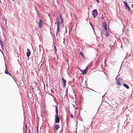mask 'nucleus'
Returning a JSON list of instances; mask_svg holds the SVG:
<instances>
[{
    "label": "nucleus",
    "mask_w": 133,
    "mask_h": 133,
    "mask_svg": "<svg viewBox=\"0 0 133 133\" xmlns=\"http://www.w3.org/2000/svg\"><path fill=\"white\" fill-rule=\"evenodd\" d=\"M57 25L61 26V27H63V25L61 14L59 15V16L57 17Z\"/></svg>",
    "instance_id": "obj_1"
},
{
    "label": "nucleus",
    "mask_w": 133,
    "mask_h": 133,
    "mask_svg": "<svg viewBox=\"0 0 133 133\" xmlns=\"http://www.w3.org/2000/svg\"><path fill=\"white\" fill-rule=\"evenodd\" d=\"M116 83H117V85L118 86H120L122 85L123 83V79L121 78H119L118 79L116 82Z\"/></svg>",
    "instance_id": "obj_2"
},
{
    "label": "nucleus",
    "mask_w": 133,
    "mask_h": 133,
    "mask_svg": "<svg viewBox=\"0 0 133 133\" xmlns=\"http://www.w3.org/2000/svg\"><path fill=\"white\" fill-rule=\"evenodd\" d=\"M124 6L126 7V9H128V10L130 12H131V10L130 8L129 7L128 5V4L127 3V2L125 1H123V2Z\"/></svg>",
    "instance_id": "obj_3"
},
{
    "label": "nucleus",
    "mask_w": 133,
    "mask_h": 133,
    "mask_svg": "<svg viewBox=\"0 0 133 133\" xmlns=\"http://www.w3.org/2000/svg\"><path fill=\"white\" fill-rule=\"evenodd\" d=\"M92 15L93 17L95 18L97 15V12L96 9H95L92 11Z\"/></svg>",
    "instance_id": "obj_4"
},
{
    "label": "nucleus",
    "mask_w": 133,
    "mask_h": 133,
    "mask_svg": "<svg viewBox=\"0 0 133 133\" xmlns=\"http://www.w3.org/2000/svg\"><path fill=\"white\" fill-rule=\"evenodd\" d=\"M61 26H61L57 25V30L56 36L58 37H59L60 36L59 32L60 31L59 28Z\"/></svg>",
    "instance_id": "obj_5"
},
{
    "label": "nucleus",
    "mask_w": 133,
    "mask_h": 133,
    "mask_svg": "<svg viewBox=\"0 0 133 133\" xmlns=\"http://www.w3.org/2000/svg\"><path fill=\"white\" fill-rule=\"evenodd\" d=\"M55 122L56 123H59L60 122V118L58 116H55Z\"/></svg>",
    "instance_id": "obj_6"
},
{
    "label": "nucleus",
    "mask_w": 133,
    "mask_h": 133,
    "mask_svg": "<svg viewBox=\"0 0 133 133\" xmlns=\"http://www.w3.org/2000/svg\"><path fill=\"white\" fill-rule=\"evenodd\" d=\"M62 79L63 81L62 83L63 87L64 88H65L66 87V81L63 77H62Z\"/></svg>",
    "instance_id": "obj_7"
},
{
    "label": "nucleus",
    "mask_w": 133,
    "mask_h": 133,
    "mask_svg": "<svg viewBox=\"0 0 133 133\" xmlns=\"http://www.w3.org/2000/svg\"><path fill=\"white\" fill-rule=\"evenodd\" d=\"M43 25V22L42 19H40L38 24V26L39 28H41Z\"/></svg>",
    "instance_id": "obj_8"
},
{
    "label": "nucleus",
    "mask_w": 133,
    "mask_h": 133,
    "mask_svg": "<svg viewBox=\"0 0 133 133\" xmlns=\"http://www.w3.org/2000/svg\"><path fill=\"white\" fill-rule=\"evenodd\" d=\"M28 51L26 53L27 54V56L28 57H29L30 54H31V51L29 50V49H27Z\"/></svg>",
    "instance_id": "obj_9"
},
{
    "label": "nucleus",
    "mask_w": 133,
    "mask_h": 133,
    "mask_svg": "<svg viewBox=\"0 0 133 133\" xmlns=\"http://www.w3.org/2000/svg\"><path fill=\"white\" fill-rule=\"evenodd\" d=\"M59 128V126L58 124L55 125L54 127L55 129L56 130H57Z\"/></svg>",
    "instance_id": "obj_10"
},
{
    "label": "nucleus",
    "mask_w": 133,
    "mask_h": 133,
    "mask_svg": "<svg viewBox=\"0 0 133 133\" xmlns=\"http://www.w3.org/2000/svg\"><path fill=\"white\" fill-rule=\"evenodd\" d=\"M87 68V67L84 70H82V74L83 75H84V74H86L87 72H86V70Z\"/></svg>",
    "instance_id": "obj_11"
},
{
    "label": "nucleus",
    "mask_w": 133,
    "mask_h": 133,
    "mask_svg": "<svg viewBox=\"0 0 133 133\" xmlns=\"http://www.w3.org/2000/svg\"><path fill=\"white\" fill-rule=\"evenodd\" d=\"M58 109L57 108V107L56 106L55 108V112H56V114L55 116H58Z\"/></svg>",
    "instance_id": "obj_12"
},
{
    "label": "nucleus",
    "mask_w": 133,
    "mask_h": 133,
    "mask_svg": "<svg viewBox=\"0 0 133 133\" xmlns=\"http://www.w3.org/2000/svg\"><path fill=\"white\" fill-rule=\"evenodd\" d=\"M123 84L124 87L126 88L127 89H129V87L128 85L124 83H123Z\"/></svg>",
    "instance_id": "obj_13"
},
{
    "label": "nucleus",
    "mask_w": 133,
    "mask_h": 133,
    "mask_svg": "<svg viewBox=\"0 0 133 133\" xmlns=\"http://www.w3.org/2000/svg\"><path fill=\"white\" fill-rule=\"evenodd\" d=\"M103 26L104 28L105 27H107V23L106 22H104L103 23Z\"/></svg>",
    "instance_id": "obj_14"
},
{
    "label": "nucleus",
    "mask_w": 133,
    "mask_h": 133,
    "mask_svg": "<svg viewBox=\"0 0 133 133\" xmlns=\"http://www.w3.org/2000/svg\"><path fill=\"white\" fill-rule=\"evenodd\" d=\"M0 44L2 46H3V45H4V44L2 41H1V40L0 39Z\"/></svg>",
    "instance_id": "obj_15"
},
{
    "label": "nucleus",
    "mask_w": 133,
    "mask_h": 133,
    "mask_svg": "<svg viewBox=\"0 0 133 133\" xmlns=\"http://www.w3.org/2000/svg\"><path fill=\"white\" fill-rule=\"evenodd\" d=\"M105 35L107 37L109 35V34L107 31L106 32L105 34Z\"/></svg>",
    "instance_id": "obj_16"
},
{
    "label": "nucleus",
    "mask_w": 133,
    "mask_h": 133,
    "mask_svg": "<svg viewBox=\"0 0 133 133\" xmlns=\"http://www.w3.org/2000/svg\"><path fill=\"white\" fill-rule=\"evenodd\" d=\"M54 50H55V51L56 52L57 51V50L56 49V47L55 45H54Z\"/></svg>",
    "instance_id": "obj_17"
},
{
    "label": "nucleus",
    "mask_w": 133,
    "mask_h": 133,
    "mask_svg": "<svg viewBox=\"0 0 133 133\" xmlns=\"http://www.w3.org/2000/svg\"><path fill=\"white\" fill-rule=\"evenodd\" d=\"M80 54L81 55L82 57H84V55L82 52H80Z\"/></svg>",
    "instance_id": "obj_18"
},
{
    "label": "nucleus",
    "mask_w": 133,
    "mask_h": 133,
    "mask_svg": "<svg viewBox=\"0 0 133 133\" xmlns=\"http://www.w3.org/2000/svg\"><path fill=\"white\" fill-rule=\"evenodd\" d=\"M5 72L6 74H8V71L7 70H5Z\"/></svg>",
    "instance_id": "obj_19"
},
{
    "label": "nucleus",
    "mask_w": 133,
    "mask_h": 133,
    "mask_svg": "<svg viewBox=\"0 0 133 133\" xmlns=\"http://www.w3.org/2000/svg\"><path fill=\"white\" fill-rule=\"evenodd\" d=\"M104 29L105 31H107V27H105L104 28Z\"/></svg>",
    "instance_id": "obj_20"
},
{
    "label": "nucleus",
    "mask_w": 133,
    "mask_h": 133,
    "mask_svg": "<svg viewBox=\"0 0 133 133\" xmlns=\"http://www.w3.org/2000/svg\"><path fill=\"white\" fill-rule=\"evenodd\" d=\"M71 118H73V115L72 114H71Z\"/></svg>",
    "instance_id": "obj_21"
},
{
    "label": "nucleus",
    "mask_w": 133,
    "mask_h": 133,
    "mask_svg": "<svg viewBox=\"0 0 133 133\" xmlns=\"http://www.w3.org/2000/svg\"><path fill=\"white\" fill-rule=\"evenodd\" d=\"M96 1L98 3H99V0H96Z\"/></svg>",
    "instance_id": "obj_22"
},
{
    "label": "nucleus",
    "mask_w": 133,
    "mask_h": 133,
    "mask_svg": "<svg viewBox=\"0 0 133 133\" xmlns=\"http://www.w3.org/2000/svg\"><path fill=\"white\" fill-rule=\"evenodd\" d=\"M106 93L105 94H104V95L103 96H102V98H103L104 97V96H105V95H106Z\"/></svg>",
    "instance_id": "obj_23"
},
{
    "label": "nucleus",
    "mask_w": 133,
    "mask_h": 133,
    "mask_svg": "<svg viewBox=\"0 0 133 133\" xmlns=\"http://www.w3.org/2000/svg\"><path fill=\"white\" fill-rule=\"evenodd\" d=\"M29 133H30V130L29 131Z\"/></svg>",
    "instance_id": "obj_24"
},
{
    "label": "nucleus",
    "mask_w": 133,
    "mask_h": 133,
    "mask_svg": "<svg viewBox=\"0 0 133 133\" xmlns=\"http://www.w3.org/2000/svg\"><path fill=\"white\" fill-rule=\"evenodd\" d=\"M65 40H63V43H64V44H65V43H64V42H65Z\"/></svg>",
    "instance_id": "obj_25"
},
{
    "label": "nucleus",
    "mask_w": 133,
    "mask_h": 133,
    "mask_svg": "<svg viewBox=\"0 0 133 133\" xmlns=\"http://www.w3.org/2000/svg\"><path fill=\"white\" fill-rule=\"evenodd\" d=\"M91 24V26H92V28L93 29H94L93 28V26H92V24L91 23V24Z\"/></svg>",
    "instance_id": "obj_26"
},
{
    "label": "nucleus",
    "mask_w": 133,
    "mask_h": 133,
    "mask_svg": "<svg viewBox=\"0 0 133 133\" xmlns=\"http://www.w3.org/2000/svg\"><path fill=\"white\" fill-rule=\"evenodd\" d=\"M63 40H65V39L64 38H63Z\"/></svg>",
    "instance_id": "obj_27"
},
{
    "label": "nucleus",
    "mask_w": 133,
    "mask_h": 133,
    "mask_svg": "<svg viewBox=\"0 0 133 133\" xmlns=\"http://www.w3.org/2000/svg\"><path fill=\"white\" fill-rule=\"evenodd\" d=\"M4 20H5V22H6V21L5 18Z\"/></svg>",
    "instance_id": "obj_28"
},
{
    "label": "nucleus",
    "mask_w": 133,
    "mask_h": 133,
    "mask_svg": "<svg viewBox=\"0 0 133 133\" xmlns=\"http://www.w3.org/2000/svg\"><path fill=\"white\" fill-rule=\"evenodd\" d=\"M9 75H11V74H10V73H9Z\"/></svg>",
    "instance_id": "obj_29"
},
{
    "label": "nucleus",
    "mask_w": 133,
    "mask_h": 133,
    "mask_svg": "<svg viewBox=\"0 0 133 133\" xmlns=\"http://www.w3.org/2000/svg\"><path fill=\"white\" fill-rule=\"evenodd\" d=\"M1 3V0H0V3Z\"/></svg>",
    "instance_id": "obj_30"
},
{
    "label": "nucleus",
    "mask_w": 133,
    "mask_h": 133,
    "mask_svg": "<svg viewBox=\"0 0 133 133\" xmlns=\"http://www.w3.org/2000/svg\"><path fill=\"white\" fill-rule=\"evenodd\" d=\"M12 1H14V0H12Z\"/></svg>",
    "instance_id": "obj_31"
},
{
    "label": "nucleus",
    "mask_w": 133,
    "mask_h": 133,
    "mask_svg": "<svg viewBox=\"0 0 133 133\" xmlns=\"http://www.w3.org/2000/svg\"><path fill=\"white\" fill-rule=\"evenodd\" d=\"M132 6H133V5H132Z\"/></svg>",
    "instance_id": "obj_32"
}]
</instances>
